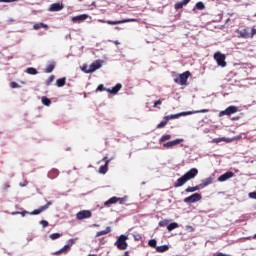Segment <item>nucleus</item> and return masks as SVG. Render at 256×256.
<instances>
[{
	"instance_id": "f257e3e1",
	"label": "nucleus",
	"mask_w": 256,
	"mask_h": 256,
	"mask_svg": "<svg viewBox=\"0 0 256 256\" xmlns=\"http://www.w3.org/2000/svg\"><path fill=\"white\" fill-rule=\"evenodd\" d=\"M197 113H209V109L186 111V112H180L177 114H171V115L166 116V119H168V121H170L171 119H179V117H187V115H195Z\"/></svg>"
},
{
	"instance_id": "f03ea898",
	"label": "nucleus",
	"mask_w": 256,
	"mask_h": 256,
	"mask_svg": "<svg viewBox=\"0 0 256 256\" xmlns=\"http://www.w3.org/2000/svg\"><path fill=\"white\" fill-rule=\"evenodd\" d=\"M128 200H129V197L127 196H124L123 198L114 196L108 199L106 202H104V207H109V205H115V203H119V205H125V203H127Z\"/></svg>"
},
{
	"instance_id": "7ed1b4c3",
	"label": "nucleus",
	"mask_w": 256,
	"mask_h": 256,
	"mask_svg": "<svg viewBox=\"0 0 256 256\" xmlns=\"http://www.w3.org/2000/svg\"><path fill=\"white\" fill-rule=\"evenodd\" d=\"M127 239H128L127 236L123 234L120 235L116 240V242L114 243L115 247H117V249H119L120 251H125V249H127L128 247Z\"/></svg>"
},
{
	"instance_id": "20e7f679",
	"label": "nucleus",
	"mask_w": 256,
	"mask_h": 256,
	"mask_svg": "<svg viewBox=\"0 0 256 256\" xmlns=\"http://www.w3.org/2000/svg\"><path fill=\"white\" fill-rule=\"evenodd\" d=\"M189 77H191V72L186 71V72H183L182 74H179L178 76H176L174 78V81L178 85H186L187 84V79H189Z\"/></svg>"
},
{
	"instance_id": "39448f33",
	"label": "nucleus",
	"mask_w": 256,
	"mask_h": 256,
	"mask_svg": "<svg viewBox=\"0 0 256 256\" xmlns=\"http://www.w3.org/2000/svg\"><path fill=\"white\" fill-rule=\"evenodd\" d=\"M76 241H77V238L69 239L67 244L64 245V247H62L60 250L54 252V255H61V253H67V251H69V249H71V247H73V245H75Z\"/></svg>"
},
{
	"instance_id": "423d86ee",
	"label": "nucleus",
	"mask_w": 256,
	"mask_h": 256,
	"mask_svg": "<svg viewBox=\"0 0 256 256\" xmlns=\"http://www.w3.org/2000/svg\"><path fill=\"white\" fill-rule=\"evenodd\" d=\"M214 59L219 67H227V62H225V54H222L221 52H216L214 54Z\"/></svg>"
},
{
	"instance_id": "0eeeda50",
	"label": "nucleus",
	"mask_w": 256,
	"mask_h": 256,
	"mask_svg": "<svg viewBox=\"0 0 256 256\" xmlns=\"http://www.w3.org/2000/svg\"><path fill=\"white\" fill-rule=\"evenodd\" d=\"M203 197L199 193H194L191 196H188L184 199V203H197L201 201Z\"/></svg>"
},
{
	"instance_id": "6e6552de",
	"label": "nucleus",
	"mask_w": 256,
	"mask_h": 256,
	"mask_svg": "<svg viewBox=\"0 0 256 256\" xmlns=\"http://www.w3.org/2000/svg\"><path fill=\"white\" fill-rule=\"evenodd\" d=\"M103 67V60H95L90 66L88 73H95V71Z\"/></svg>"
},
{
	"instance_id": "1a4fd4ad",
	"label": "nucleus",
	"mask_w": 256,
	"mask_h": 256,
	"mask_svg": "<svg viewBox=\"0 0 256 256\" xmlns=\"http://www.w3.org/2000/svg\"><path fill=\"white\" fill-rule=\"evenodd\" d=\"M237 111H239V108H237V106H229L228 108L219 113V117H223V115H233L234 113H237Z\"/></svg>"
},
{
	"instance_id": "9d476101",
	"label": "nucleus",
	"mask_w": 256,
	"mask_h": 256,
	"mask_svg": "<svg viewBox=\"0 0 256 256\" xmlns=\"http://www.w3.org/2000/svg\"><path fill=\"white\" fill-rule=\"evenodd\" d=\"M199 175V170L197 168H191L188 172L184 174L187 181H191V179H195Z\"/></svg>"
},
{
	"instance_id": "9b49d317",
	"label": "nucleus",
	"mask_w": 256,
	"mask_h": 256,
	"mask_svg": "<svg viewBox=\"0 0 256 256\" xmlns=\"http://www.w3.org/2000/svg\"><path fill=\"white\" fill-rule=\"evenodd\" d=\"M135 22H137V19L130 18V19H123V20H118V21L108 20L106 23L108 25H121L122 23H135Z\"/></svg>"
},
{
	"instance_id": "f8f14e48",
	"label": "nucleus",
	"mask_w": 256,
	"mask_h": 256,
	"mask_svg": "<svg viewBox=\"0 0 256 256\" xmlns=\"http://www.w3.org/2000/svg\"><path fill=\"white\" fill-rule=\"evenodd\" d=\"M179 143H183V139L178 138L173 141L166 142L163 144V147H164V149H172V147L179 145Z\"/></svg>"
},
{
	"instance_id": "ddd939ff",
	"label": "nucleus",
	"mask_w": 256,
	"mask_h": 256,
	"mask_svg": "<svg viewBox=\"0 0 256 256\" xmlns=\"http://www.w3.org/2000/svg\"><path fill=\"white\" fill-rule=\"evenodd\" d=\"M91 217V211L89 210H82L76 214V218L79 221H83V219H89Z\"/></svg>"
},
{
	"instance_id": "4468645a",
	"label": "nucleus",
	"mask_w": 256,
	"mask_h": 256,
	"mask_svg": "<svg viewBox=\"0 0 256 256\" xmlns=\"http://www.w3.org/2000/svg\"><path fill=\"white\" fill-rule=\"evenodd\" d=\"M235 176V173L233 172H226L218 177L219 183H225V181H229V179H232V177Z\"/></svg>"
},
{
	"instance_id": "2eb2a0df",
	"label": "nucleus",
	"mask_w": 256,
	"mask_h": 256,
	"mask_svg": "<svg viewBox=\"0 0 256 256\" xmlns=\"http://www.w3.org/2000/svg\"><path fill=\"white\" fill-rule=\"evenodd\" d=\"M51 205H53V202L48 201L47 204H45L44 206L33 210V215H41V213H43V211H47L49 207H51Z\"/></svg>"
},
{
	"instance_id": "dca6fc26",
	"label": "nucleus",
	"mask_w": 256,
	"mask_h": 256,
	"mask_svg": "<svg viewBox=\"0 0 256 256\" xmlns=\"http://www.w3.org/2000/svg\"><path fill=\"white\" fill-rule=\"evenodd\" d=\"M89 18V15L87 14H80L78 16L72 17V22L73 23H83V21H87Z\"/></svg>"
},
{
	"instance_id": "f3484780",
	"label": "nucleus",
	"mask_w": 256,
	"mask_h": 256,
	"mask_svg": "<svg viewBox=\"0 0 256 256\" xmlns=\"http://www.w3.org/2000/svg\"><path fill=\"white\" fill-rule=\"evenodd\" d=\"M212 184H213V177H208L206 179H202L199 186H200V189H205V187H209V185H212Z\"/></svg>"
},
{
	"instance_id": "a211bd4d",
	"label": "nucleus",
	"mask_w": 256,
	"mask_h": 256,
	"mask_svg": "<svg viewBox=\"0 0 256 256\" xmlns=\"http://www.w3.org/2000/svg\"><path fill=\"white\" fill-rule=\"evenodd\" d=\"M122 88H123V85H121V83H118L115 85V87L108 88L107 93H111V95H117Z\"/></svg>"
},
{
	"instance_id": "6ab92c4d",
	"label": "nucleus",
	"mask_w": 256,
	"mask_h": 256,
	"mask_svg": "<svg viewBox=\"0 0 256 256\" xmlns=\"http://www.w3.org/2000/svg\"><path fill=\"white\" fill-rule=\"evenodd\" d=\"M187 178L185 177V175H183L182 177L178 178L176 183L174 184V187L177 189L179 187H183V185H185V183H187Z\"/></svg>"
},
{
	"instance_id": "aec40b11",
	"label": "nucleus",
	"mask_w": 256,
	"mask_h": 256,
	"mask_svg": "<svg viewBox=\"0 0 256 256\" xmlns=\"http://www.w3.org/2000/svg\"><path fill=\"white\" fill-rule=\"evenodd\" d=\"M63 9V4L61 3H54L50 5L49 11L51 12H57V11H62Z\"/></svg>"
},
{
	"instance_id": "412c9836",
	"label": "nucleus",
	"mask_w": 256,
	"mask_h": 256,
	"mask_svg": "<svg viewBox=\"0 0 256 256\" xmlns=\"http://www.w3.org/2000/svg\"><path fill=\"white\" fill-rule=\"evenodd\" d=\"M221 141H224L225 143H231V141H233V138H225V137H222V138H214L212 140V143H221Z\"/></svg>"
},
{
	"instance_id": "4be33fe9",
	"label": "nucleus",
	"mask_w": 256,
	"mask_h": 256,
	"mask_svg": "<svg viewBox=\"0 0 256 256\" xmlns=\"http://www.w3.org/2000/svg\"><path fill=\"white\" fill-rule=\"evenodd\" d=\"M157 253H165V251H169V245H161L156 247Z\"/></svg>"
},
{
	"instance_id": "5701e85b",
	"label": "nucleus",
	"mask_w": 256,
	"mask_h": 256,
	"mask_svg": "<svg viewBox=\"0 0 256 256\" xmlns=\"http://www.w3.org/2000/svg\"><path fill=\"white\" fill-rule=\"evenodd\" d=\"M201 190V187L198 185L194 186V187H188L186 188L185 192L186 193H195V191H199Z\"/></svg>"
},
{
	"instance_id": "b1692460",
	"label": "nucleus",
	"mask_w": 256,
	"mask_h": 256,
	"mask_svg": "<svg viewBox=\"0 0 256 256\" xmlns=\"http://www.w3.org/2000/svg\"><path fill=\"white\" fill-rule=\"evenodd\" d=\"M33 28L34 29H49V25L41 22V23L34 24Z\"/></svg>"
},
{
	"instance_id": "393cba45",
	"label": "nucleus",
	"mask_w": 256,
	"mask_h": 256,
	"mask_svg": "<svg viewBox=\"0 0 256 256\" xmlns=\"http://www.w3.org/2000/svg\"><path fill=\"white\" fill-rule=\"evenodd\" d=\"M107 233H111V227H106L105 230L99 231L96 233V237H101L102 235H107Z\"/></svg>"
},
{
	"instance_id": "a878e982",
	"label": "nucleus",
	"mask_w": 256,
	"mask_h": 256,
	"mask_svg": "<svg viewBox=\"0 0 256 256\" xmlns=\"http://www.w3.org/2000/svg\"><path fill=\"white\" fill-rule=\"evenodd\" d=\"M238 37H242L243 39H246V37H249V31H247V29L238 31Z\"/></svg>"
},
{
	"instance_id": "bb28decb",
	"label": "nucleus",
	"mask_w": 256,
	"mask_h": 256,
	"mask_svg": "<svg viewBox=\"0 0 256 256\" xmlns=\"http://www.w3.org/2000/svg\"><path fill=\"white\" fill-rule=\"evenodd\" d=\"M41 103L45 105V107H50L51 106V99L47 98L46 96H43L41 98Z\"/></svg>"
},
{
	"instance_id": "cd10ccee",
	"label": "nucleus",
	"mask_w": 256,
	"mask_h": 256,
	"mask_svg": "<svg viewBox=\"0 0 256 256\" xmlns=\"http://www.w3.org/2000/svg\"><path fill=\"white\" fill-rule=\"evenodd\" d=\"M167 123H169V120L167 118V116L164 117V120L161 121L158 125H157V129H163V127H165V125H167Z\"/></svg>"
},
{
	"instance_id": "c85d7f7f",
	"label": "nucleus",
	"mask_w": 256,
	"mask_h": 256,
	"mask_svg": "<svg viewBox=\"0 0 256 256\" xmlns=\"http://www.w3.org/2000/svg\"><path fill=\"white\" fill-rule=\"evenodd\" d=\"M171 134H165L159 139V143H165V141L171 140Z\"/></svg>"
},
{
	"instance_id": "c756f323",
	"label": "nucleus",
	"mask_w": 256,
	"mask_h": 256,
	"mask_svg": "<svg viewBox=\"0 0 256 256\" xmlns=\"http://www.w3.org/2000/svg\"><path fill=\"white\" fill-rule=\"evenodd\" d=\"M179 227V224L177 222H172L167 226L168 231H173L174 229H177Z\"/></svg>"
},
{
	"instance_id": "7c9ffc66",
	"label": "nucleus",
	"mask_w": 256,
	"mask_h": 256,
	"mask_svg": "<svg viewBox=\"0 0 256 256\" xmlns=\"http://www.w3.org/2000/svg\"><path fill=\"white\" fill-rule=\"evenodd\" d=\"M66 79L65 78H60L56 80V85L57 87H65Z\"/></svg>"
},
{
	"instance_id": "2f4dec72",
	"label": "nucleus",
	"mask_w": 256,
	"mask_h": 256,
	"mask_svg": "<svg viewBox=\"0 0 256 256\" xmlns=\"http://www.w3.org/2000/svg\"><path fill=\"white\" fill-rule=\"evenodd\" d=\"M53 69H55V63L48 65L45 69V73H53Z\"/></svg>"
},
{
	"instance_id": "473e14b6",
	"label": "nucleus",
	"mask_w": 256,
	"mask_h": 256,
	"mask_svg": "<svg viewBox=\"0 0 256 256\" xmlns=\"http://www.w3.org/2000/svg\"><path fill=\"white\" fill-rule=\"evenodd\" d=\"M107 171H108L107 165L100 166V168H99L100 175H105V173H107Z\"/></svg>"
},
{
	"instance_id": "72a5a7b5",
	"label": "nucleus",
	"mask_w": 256,
	"mask_h": 256,
	"mask_svg": "<svg viewBox=\"0 0 256 256\" xmlns=\"http://www.w3.org/2000/svg\"><path fill=\"white\" fill-rule=\"evenodd\" d=\"M196 9H198L199 11H203V9H205V4L203 2H197L195 5Z\"/></svg>"
},
{
	"instance_id": "f704fd0d",
	"label": "nucleus",
	"mask_w": 256,
	"mask_h": 256,
	"mask_svg": "<svg viewBox=\"0 0 256 256\" xmlns=\"http://www.w3.org/2000/svg\"><path fill=\"white\" fill-rule=\"evenodd\" d=\"M81 71L86 74H91V72H89V66L87 64H83V66L81 67Z\"/></svg>"
},
{
	"instance_id": "c9c22d12",
	"label": "nucleus",
	"mask_w": 256,
	"mask_h": 256,
	"mask_svg": "<svg viewBox=\"0 0 256 256\" xmlns=\"http://www.w3.org/2000/svg\"><path fill=\"white\" fill-rule=\"evenodd\" d=\"M148 245L149 247H153V248L157 247V240L155 239L149 240Z\"/></svg>"
},
{
	"instance_id": "e433bc0d",
	"label": "nucleus",
	"mask_w": 256,
	"mask_h": 256,
	"mask_svg": "<svg viewBox=\"0 0 256 256\" xmlns=\"http://www.w3.org/2000/svg\"><path fill=\"white\" fill-rule=\"evenodd\" d=\"M174 7L176 10H179V9H183V7H185V5L183 4L182 1H180V2H177Z\"/></svg>"
},
{
	"instance_id": "4c0bfd02",
	"label": "nucleus",
	"mask_w": 256,
	"mask_h": 256,
	"mask_svg": "<svg viewBox=\"0 0 256 256\" xmlns=\"http://www.w3.org/2000/svg\"><path fill=\"white\" fill-rule=\"evenodd\" d=\"M53 81H55V75H51L48 80L46 81V85L49 87V85H51V83H53Z\"/></svg>"
},
{
	"instance_id": "58836bf2",
	"label": "nucleus",
	"mask_w": 256,
	"mask_h": 256,
	"mask_svg": "<svg viewBox=\"0 0 256 256\" xmlns=\"http://www.w3.org/2000/svg\"><path fill=\"white\" fill-rule=\"evenodd\" d=\"M61 237V235L59 233H54L50 235V239H52V241H55L56 239H59Z\"/></svg>"
},
{
	"instance_id": "ea45409f",
	"label": "nucleus",
	"mask_w": 256,
	"mask_h": 256,
	"mask_svg": "<svg viewBox=\"0 0 256 256\" xmlns=\"http://www.w3.org/2000/svg\"><path fill=\"white\" fill-rule=\"evenodd\" d=\"M169 224V221L168 220H161L159 222V226L160 227H167V225Z\"/></svg>"
},
{
	"instance_id": "a19ab883",
	"label": "nucleus",
	"mask_w": 256,
	"mask_h": 256,
	"mask_svg": "<svg viewBox=\"0 0 256 256\" xmlns=\"http://www.w3.org/2000/svg\"><path fill=\"white\" fill-rule=\"evenodd\" d=\"M11 188V185L9 183H4L2 186L3 191H9Z\"/></svg>"
},
{
	"instance_id": "79ce46f5",
	"label": "nucleus",
	"mask_w": 256,
	"mask_h": 256,
	"mask_svg": "<svg viewBox=\"0 0 256 256\" xmlns=\"http://www.w3.org/2000/svg\"><path fill=\"white\" fill-rule=\"evenodd\" d=\"M40 225H42L43 229H45V227L49 226V222H47V220H41Z\"/></svg>"
},
{
	"instance_id": "37998d69",
	"label": "nucleus",
	"mask_w": 256,
	"mask_h": 256,
	"mask_svg": "<svg viewBox=\"0 0 256 256\" xmlns=\"http://www.w3.org/2000/svg\"><path fill=\"white\" fill-rule=\"evenodd\" d=\"M10 87L11 89H19L20 86L17 84V82H11Z\"/></svg>"
},
{
	"instance_id": "c03bdc74",
	"label": "nucleus",
	"mask_w": 256,
	"mask_h": 256,
	"mask_svg": "<svg viewBox=\"0 0 256 256\" xmlns=\"http://www.w3.org/2000/svg\"><path fill=\"white\" fill-rule=\"evenodd\" d=\"M107 89H108V88H105V86H104L103 84H100V85L97 87L96 91H107Z\"/></svg>"
},
{
	"instance_id": "a18cd8bd",
	"label": "nucleus",
	"mask_w": 256,
	"mask_h": 256,
	"mask_svg": "<svg viewBox=\"0 0 256 256\" xmlns=\"http://www.w3.org/2000/svg\"><path fill=\"white\" fill-rule=\"evenodd\" d=\"M248 197H249L250 199H256V192H250V193L248 194Z\"/></svg>"
},
{
	"instance_id": "49530a36",
	"label": "nucleus",
	"mask_w": 256,
	"mask_h": 256,
	"mask_svg": "<svg viewBox=\"0 0 256 256\" xmlns=\"http://www.w3.org/2000/svg\"><path fill=\"white\" fill-rule=\"evenodd\" d=\"M163 101L159 99L158 101L154 102L153 107H157L158 105H162Z\"/></svg>"
},
{
	"instance_id": "de8ad7c7",
	"label": "nucleus",
	"mask_w": 256,
	"mask_h": 256,
	"mask_svg": "<svg viewBox=\"0 0 256 256\" xmlns=\"http://www.w3.org/2000/svg\"><path fill=\"white\" fill-rule=\"evenodd\" d=\"M53 173H55V175H59V171L54 170V171H51L48 173V177H53V176H51V175H53Z\"/></svg>"
},
{
	"instance_id": "09e8293b",
	"label": "nucleus",
	"mask_w": 256,
	"mask_h": 256,
	"mask_svg": "<svg viewBox=\"0 0 256 256\" xmlns=\"http://www.w3.org/2000/svg\"><path fill=\"white\" fill-rule=\"evenodd\" d=\"M26 71L29 73V75H33V67L28 68Z\"/></svg>"
},
{
	"instance_id": "8fccbe9b",
	"label": "nucleus",
	"mask_w": 256,
	"mask_h": 256,
	"mask_svg": "<svg viewBox=\"0 0 256 256\" xmlns=\"http://www.w3.org/2000/svg\"><path fill=\"white\" fill-rule=\"evenodd\" d=\"M189 1H191V0H182V3H183L184 6H185V5H187V3H189Z\"/></svg>"
},
{
	"instance_id": "3c124183",
	"label": "nucleus",
	"mask_w": 256,
	"mask_h": 256,
	"mask_svg": "<svg viewBox=\"0 0 256 256\" xmlns=\"http://www.w3.org/2000/svg\"><path fill=\"white\" fill-rule=\"evenodd\" d=\"M115 45H121V42L119 40L114 41Z\"/></svg>"
},
{
	"instance_id": "603ef678",
	"label": "nucleus",
	"mask_w": 256,
	"mask_h": 256,
	"mask_svg": "<svg viewBox=\"0 0 256 256\" xmlns=\"http://www.w3.org/2000/svg\"><path fill=\"white\" fill-rule=\"evenodd\" d=\"M110 161H111V160H106V162H105V164H104V165H106V167H108V165H109Z\"/></svg>"
},
{
	"instance_id": "864d4df0",
	"label": "nucleus",
	"mask_w": 256,
	"mask_h": 256,
	"mask_svg": "<svg viewBox=\"0 0 256 256\" xmlns=\"http://www.w3.org/2000/svg\"><path fill=\"white\" fill-rule=\"evenodd\" d=\"M33 75H37V69H33Z\"/></svg>"
},
{
	"instance_id": "5fc2aeb1",
	"label": "nucleus",
	"mask_w": 256,
	"mask_h": 256,
	"mask_svg": "<svg viewBox=\"0 0 256 256\" xmlns=\"http://www.w3.org/2000/svg\"><path fill=\"white\" fill-rule=\"evenodd\" d=\"M121 256H129V252L126 251V252L124 253V255H121Z\"/></svg>"
},
{
	"instance_id": "6e6d98bb",
	"label": "nucleus",
	"mask_w": 256,
	"mask_h": 256,
	"mask_svg": "<svg viewBox=\"0 0 256 256\" xmlns=\"http://www.w3.org/2000/svg\"><path fill=\"white\" fill-rule=\"evenodd\" d=\"M255 33H256V30L252 29V35H255Z\"/></svg>"
},
{
	"instance_id": "4d7b16f0",
	"label": "nucleus",
	"mask_w": 256,
	"mask_h": 256,
	"mask_svg": "<svg viewBox=\"0 0 256 256\" xmlns=\"http://www.w3.org/2000/svg\"><path fill=\"white\" fill-rule=\"evenodd\" d=\"M94 227H99V224H93Z\"/></svg>"
},
{
	"instance_id": "13d9d810",
	"label": "nucleus",
	"mask_w": 256,
	"mask_h": 256,
	"mask_svg": "<svg viewBox=\"0 0 256 256\" xmlns=\"http://www.w3.org/2000/svg\"><path fill=\"white\" fill-rule=\"evenodd\" d=\"M135 240H136V241H139V237H136Z\"/></svg>"
},
{
	"instance_id": "bf43d9fd",
	"label": "nucleus",
	"mask_w": 256,
	"mask_h": 256,
	"mask_svg": "<svg viewBox=\"0 0 256 256\" xmlns=\"http://www.w3.org/2000/svg\"><path fill=\"white\" fill-rule=\"evenodd\" d=\"M135 240H136V241H139V237H136Z\"/></svg>"
},
{
	"instance_id": "052dcab7",
	"label": "nucleus",
	"mask_w": 256,
	"mask_h": 256,
	"mask_svg": "<svg viewBox=\"0 0 256 256\" xmlns=\"http://www.w3.org/2000/svg\"><path fill=\"white\" fill-rule=\"evenodd\" d=\"M105 159H107V157H104V158H103V161H105Z\"/></svg>"
},
{
	"instance_id": "680f3d73",
	"label": "nucleus",
	"mask_w": 256,
	"mask_h": 256,
	"mask_svg": "<svg viewBox=\"0 0 256 256\" xmlns=\"http://www.w3.org/2000/svg\"><path fill=\"white\" fill-rule=\"evenodd\" d=\"M100 22H101V23H104V21H103V20H100Z\"/></svg>"
},
{
	"instance_id": "e2e57ef3",
	"label": "nucleus",
	"mask_w": 256,
	"mask_h": 256,
	"mask_svg": "<svg viewBox=\"0 0 256 256\" xmlns=\"http://www.w3.org/2000/svg\"><path fill=\"white\" fill-rule=\"evenodd\" d=\"M115 29H119V27H115Z\"/></svg>"
}]
</instances>
